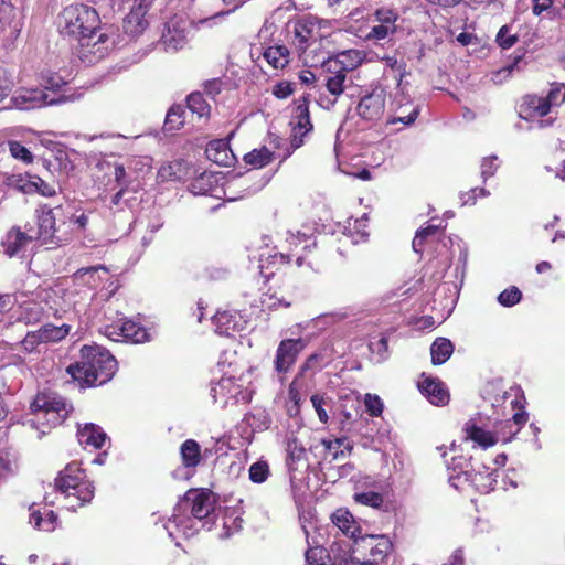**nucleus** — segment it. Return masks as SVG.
I'll return each mask as SVG.
<instances>
[{
    "label": "nucleus",
    "instance_id": "nucleus-1",
    "mask_svg": "<svg viewBox=\"0 0 565 565\" xmlns=\"http://www.w3.org/2000/svg\"><path fill=\"white\" fill-rule=\"evenodd\" d=\"M56 25L63 39L77 43L76 54L84 63L94 64L103 60L116 44V29L103 25L97 10L88 4L64 7L57 15Z\"/></svg>",
    "mask_w": 565,
    "mask_h": 565
},
{
    "label": "nucleus",
    "instance_id": "nucleus-2",
    "mask_svg": "<svg viewBox=\"0 0 565 565\" xmlns=\"http://www.w3.org/2000/svg\"><path fill=\"white\" fill-rule=\"evenodd\" d=\"M81 356L82 361L70 364L66 372L82 387L103 385L115 375L117 361L109 351L97 345H84Z\"/></svg>",
    "mask_w": 565,
    "mask_h": 565
},
{
    "label": "nucleus",
    "instance_id": "nucleus-3",
    "mask_svg": "<svg viewBox=\"0 0 565 565\" xmlns=\"http://www.w3.org/2000/svg\"><path fill=\"white\" fill-rule=\"evenodd\" d=\"M511 406L515 413L512 418L497 424L495 434L498 436L491 431L484 430L472 422H468L465 425L466 438L472 440L483 449L494 446L500 439L504 443L510 441L529 420L523 394H521L520 398L513 399Z\"/></svg>",
    "mask_w": 565,
    "mask_h": 565
},
{
    "label": "nucleus",
    "instance_id": "nucleus-4",
    "mask_svg": "<svg viewBox=\"0 0 565 565\" xmlns=\"http://www.w3.org/2000/svg\"><path fill=\"white\" fill-rule=\"evenodd\" d=\"M259 273L267 284L264 296L268 297L269 300H273V302L269 303V307H290L291 295L292 290L295 289V285H287L285 288H281L278 285V279H275L276 275L278 274L284 276L287 274H292L290 255L284 253H275L268 255L265 258L262 257L259 259Z\"/></svg>",
    "mask_w": 565,
    "mask_h": 565
},
{
    "label": "nucleus",
    "instance_id": "nucleus-5",
    "mask_svg": "<svg viewBox=\"0 0 565 565\" xmlns=\"http://www.w3.org/2000/svg\"><path fill=\"white\" fill-rule=\"evenodd\" d=\"M565 102V84H552L545 97L527 94L521 98L518 106L519 117L524 120L542 118L551 113L552 108L561 106Z\"/></svg>",
    "mask_w": 565,
    "mask_h": 565
},
{
    "label": "nucleus",
    "instance_id": "nucleus-6",
    "mask_svg": "<svg viewBox=\"0 0 565 565\" xmlns=\"http://www.w3.org/2000/svg\"><path fill=\"white\" fill-rule=\"evenodd\" d=\"M31 413L40 420L47 417L50 426L61 425L67 417L72 406L56 393L40 392L30 405Z\"/></svg>",
    "mask_w": 565,
    "mask_h": 565
},
{
    "label": "nucleus",
    "instance_id": "nucleus-7",
    "mask_svg": "<svg viewBox=\"0 0 565 565\" xmlns=\"http://www.w3.org/2000/svg\"><path fill=\"white\" fill-rule=\"evenodd\" d=\"M392 550L393 544L385 535L360 536L353 545V554L361 565L382 564Z\"/></svg>",
    "mask_w": 565,
    "mask_h": 565
},
{
    "label": "nucleus",
    "instance_id": "nucleus-8",
    "mask_svg": "<svg viewBox=\"0 0 565 565\" xmlns=\"http://www.w3.org/2000/svg\"><path fill=\"white\" fill-rule=\"evenodd\" d=\"M62 206L51 207L47 204L39 205L34 211L35 225L28 222L33 237L41 244L62 245L63 239L56 235V216L54 211L61 210Z\"/></svg>",
    "mask_w": 565,
    "mask_h": 565
},
{
    "label": "nucleus",
    "instance_id": "nucleus-9",
    "mask_svg": "<svg viewBox=\"0 0 565 565\" xmlns=\"http://www.w3.org/2000/svg\"><path fill=\"white\" fill-rule=\"evenodd\" d=\"M102 333L115 342L143 343L149 340L148 330L127 318H118L102 328Z\"/></svg>",
    "mask_w": 565,
    "mask_h": 565
},
{
    "label": "nucleus",
    "instance_id": "nucleus-10",
    "mask_svg": "<svg viewBox=\"0 0 565 565\" xmlns=\"http://www.w3.org/2000/svg\"><path fill=\"white\" fill-rule=\"evenodd\" d=\"M44 290L15 291L17 307L14 315L19 321L33 324L45 316Z\"/></svg>",
    "mask_w": 565,
    "mask_h": 565
},
{
    "label": "nucleus",
    "instance_id": "nucleus-11",
    "mask_svg": "<svg viewBox=\"0 0 565 565\" xmlns=\"http://www.w3.org/2000/svg\"><path fill=\"white\" fill-rule=\"evenodd\" d=\"M88 481L85 469L77 461H72L62 471L58 472L54 480V487L57 492L66 495L74 487H79L84 494L88 493Z\"/></svg>",
    "mask_w": 565,
    "mask_h": 565
},
{
    "label": "nucleus",
    "instance_id": "nucleus-12",
    "mask_svg": "<svg viewBox=\"0 0 565 565\" xmlns=\"http://www.w3.org/2000/svg\"><path fill=\"white\" fill-rule=\"evenodd\" d=\"M306 347L307 340L303 338L281 340L277 347L274 360L275 371L279 374L289 372Z\"/></svg>",
    "mask_w": 565,
    "mask_h": 565
},
{
    "label": "nucleus",
    "instance_id": "nucleus-13",
    "mask_svg": "<svg viewBox=\"0 0 565 565\" xmlns=\"http://www.w3.org/2000/svg\"><path fill=\"white\" fill-rule=\"evenodd\" d=\"M386 107V92L377 87L361 97L356 105L359 117L365 121H379L383 118Z\"/></svg>",
    "mask_w": 565,
    "mask_h": 565
},
{
    "label": "nucleus",
    "instance_id": "nucleus-14",
    "mask_svg": "<svg viewBox=\"0 0 565 565\" xmlns=\"http://www.w3.org/2000/svg\"><path fill=\"white\" fill-rule=\"evenodd\" d=\"M28 223L24 226H12L1 241L3 252L9 257H14L25 252L28 246L36 242Z\"/></svg>",
    "mask_w": 565,
    "mask_h": 565
},
{
    "label": "nucleus",
    "instance_id": "nucleus-15",
    "mask_svg": "<svg viewBox=\"0 0 565 565\" xmlns=\"http://www.w3.org/2000/svg\"><path fill=\"white\" fill-rule=\"evenodd\" d=\"M188 34L184 21L173 18L166 23V30L161 35V43L167 51L177 52L184 47Z\"/></svg>",
    "mask_w": 565,
    "mask_h": 565
},
{
    "label": "nucleus",
    "instance_id": "nucleus-16",
    "mask_svg": "<svg viewBox=\"0 0 565 565\" xmlns=\"http://www.w3.org/2000/svg\"><path fill=\"white\" fill-rule=\"evenodd\" d=\"M418 388L433 405L445 406L449 402V392L444 382L438 377L422 374V381L418 382Z\"/></svg>",
    "mask_w": 565,
    "mask_h": 565
},
{
    "label": "nucleus",
    "instance_id": "nucleus-17",
    "mask_svg": "<svg viewBox=\"0 0 565 565\" xmlns=\"http://www.w3.org/2000/svg\"><path fill=\"white\" fill-rule=\"evenodd\" d=\"M47 94L41 89H19L12 96V103L18 109L29 110L60 102V99H47Z\"/></svg>",
    "mask_w": 565,
    "mask_h": 565
},
{
    "label": "nucleus",
    "instance_id": "nucleus-18",
    "mask_svg": "<svg viewBox=\"0 0 565 565\" xmlns=\"http://www.w3.org/2000/svg\"><path fill=\"white\" fill-rule=\"evenodd\" d=\"M292 33V43L299 55H302L316 42L317 25L305 19L298 20L294 24Z\"/></svg>",
    "mask_w": 565,
    "mask_h": 565
},
{
    "label": "nucleus",
    "instance_id": "nucleus-19",
    "mask_svg": "<svg viewBox=\"0 0 565 565\" xmlns=\"http://www.w3.org/2000/svg\"><path fill=\"white\" fill-rule=\"evenodd\" d=\"M322 68L326 73L327 90L335 98L339 97L344 92L347 73L341 71L343 67L339 66L337 61H326L322 65Z\"/></svg>",
    "mask_w": 565,
    "mask_h": 565
},
{
    "label": "nucleus",
    "instance_id": "nucleus-20",
    "mask_svg": "<svg viewBox=\"0 0 565 565\" xmlns=\"http://www.w3.org/2000/svg\"><path fill=\"white\" fill-rule=\"evenodd\" d=\"M215 331L221 335H233L243 329L242 316L236 311H217L213 317Z\"/></svg>",
    "mask_w": 565,
    "mask_h": 565
},
{
    "label": "nucleus",
    "instance_id": "nucleus-21",
    "mask_svg": "<svg viewBox=\"0 0 565 565\" xmlns=\"http://www.w3.org/2000/svg\"><path fill=\"white\" fill-rule=\"evenodd\" d=\"M310 94H305L296 100V107L290 120L291 129L311 132L313 125L310 119Z\"/></svg>",
    "mask_w": 565,
    "mask_h": 565
},
{
    "label": "nucleus",
    "instance_id": "nucleus-22",
    "mask_svg": "<svg viewBox=\"0 0 565 565\" xmlns=\"http://www.w3.org/2000/svg\"><path fill=\"white\" fill-rule=\"evenodd\" d=\"M332 523L348 537L359 540L361 527L354 520L353 515L345 509H338L331 516Z\"/></svg>",
    "mask_w": 565,
    "mask_h": 565
},
{
    "label": "nucleus",
    "instance_id": "nucleus-23",
    "mask_svg": "<svg viewBox=\"0 0 565 565\" xmlns=\"http://www.w3.org/2000/svg\"><path fill=\"white\" fill-rule=\"evenodd\" d=\"M205 156L210 161L218 166H231L232 151L228 143L223 139L210 141L205 148Z\"/></svg>",
    "mask_w": 565,
    "mask_h": 565
},
{
    "label": "nucleus",
    "instance_id": "nucleus-24",
    "mask_svg": "<svg viewBox=\"0 0 565 565\" xmlns=\"http://www.w3.org/2000/svg\"><path fill=\"white\" fill-rule=\"evenodd\" d=\"M77 438L79 444L84 447L100 449L106 441L107 435L100 427L94 424H86L83 428L78 429Z\"/></svg>",
    "mask_w": 565,
    "mask_h": 565
},
{
    "label": "nucleus",
    "instance_id": "nucleus-25",
    "mask_svg": "<svg viewBox=\"0 0 565 565\" xmlns=\"http://www.w3.org/2000/svg\"><path fill=\"white\" fill-rule=\"evenodd\" d=\"M191 501V516L196 521H203L209 518L214 510L211 497L206 492H195L193 497H189Z\"/></svg>",
    "mask_w": 565,
    "mask_h": 565
},
{
    "label": "nucleus",
    "instance_id": "nucleus-26",
    "mask_svg": "<svg viewBox=\"0 0 565 565\" xmlns=\"http://www.w3.org/2000/svg\"><path fill=\"white\" fill-rule=\"evenodd\" d=\"M167 530L170 535L173 534L174 530L179 535L189 539L198 532L196 520L191 515L173 514L168 521Z\"/></svg>",
    "mask_w": 565,
    "mask_h": 565
},
{
    "label": "nucleus",
    "instance_id": "nucleus-27",
    "mask_svg": "<svg viewBox=\"0 0 565 565\" xmlns=\"http://www.w3.org/2000/svg\"><path fill=\"white\" fill-rule=\"evenodd\" d=\"M180 456L185 469H195L202 461L200 444L194 439H186L180 446Z\"/></svg>",
    "mask_w": 565,
    "mask_h": 565
},
{
    "label": "nucleus",
    "instance_id": "nucleus-28",
    "mask_svg": "<svg viewBox=\"0 0 565 565\" xmlns=\"http://www.w3.org/2000/svg\"><path fill=\"white\" fill-rule=\"evenodd\" d=\"M289 55L288 47L282 44L267 46L263 52L266 62L276 70H282L289 64Z\"/></svg>",
    "mask_w": 565,
    "mask_h": 565
},
{
    "label": "nucleus",
    "instance_id": "nucleus-29",
    "mask_svg": "<svg viewBox=\"0 0 565 565\" xmlns=\"http://www.w3.org/2000/svg\"><path fill=\"white\" fill-rule=\"evenodd\" d=\"M147 12L131 8L124 20V30L131 36L141 34L148 26Z\"/></svg>",
    "mask_w": 565,
    "mask_h": 565
},
{
    "label": "nucleus",
    "instance_id": "nucleus-30",
    "mask_svg": "<svg viewBox=\"0 0 565 565\" xmlns=\"http://www.w3.org/2000/svg\"><path fill=\"white\" fill-rule=\"evenodd\" d=\"M21 190L25 193L36 192L45 198H52L56 195L55 185L44 181L42 178L35 174H28V179L21 185Z\"/></svg>",
    "mask_w": 565,
    "mask_h": 565
},
{
    "label": "nucleus",
    "instance_id": "nucleus-31",
    "mask_svg": "<svg viewBox=\"0 0 565 565\" xmlns=\"http://www.w3.org/2000/svg\"><path fill=\"white\" fill-rule=\"evenodd\" d=\"M216 186L217 177L213 172L207 171L194 178L189 185L190 191L195 195L212 194Z\"/></svg>",
    "mask_w": 565,
    "mask_h": 565
},
{
    "label": "nucleus",
    "instance_id": "nucleus-32",
    "mask_svg": "<svg viewBox=\"0 0 565 565\" xmlns=\"http://www.w3.org/2000/svg\"><path fill=\"white\" fill-rule=\"evenodd\" d=\"M95 494V487L92 481H88V493L84 494L79 487H74L66 495H64L65 507L67 510L76 511L78 508L89 503Z\"/></svg>",
    "mask_w": 565,
    "mask_h": 565
},
{
    "label": "nucleus",
    "instance_id": "nucleus-33",
    "mask_svg": "<svg viewBox=\"0 0 565 565\" xmlns=\"http://www.w3.org/2000/svg\"><path fill=\"white\" fill-rule=\"evenodd\" d=\"M454 344L449 339L437 338L430 345L431 363L434 365L444 364L454 353Z\"/></svg>",
    "mask_w": 565,
    "mask_h": 565
},
{
    "label": "nucleus",
    "instance_id": "nucleus-34",
    "mask_svg": "<svg viewBox=\"0 0 565 565\" xmlns=\"http://www.w3.org/2000/svg\"><path fill=\"white\" fill-rule=\"evenodd\" d=\"M186 108L199 119L207 120L211 116V106L202 92H192L186 97Z\"/></svg>",
    "mask_w": 565,
    "mask_h": 565
},
{
    "label": "nucleus",
    "instance_id": "nucleus-35",
    "mask_svg": "<svg viewBox=\"0 0 565 565\" xmlns=\"http://www.w3.org/2000/svg\"><path fill=\"white\" fill-rule=\"evenodd\" d=\"M365 58V53L359 50H347L337 55V57H331L328 61H337L339 66L343 67V72L348 74V72L353 71L358 66H360Z\"/></svg>",
    "mask_w": 565,
    "mask_h": 565
},
{
    "label": "nucleus",
    "instance_id": "nucleus-36",
    "mask_svg": "<svg viewBox=\"0 0 565 565\" xmlns=\"http://www.w3.org/2000/svg\"><path fill=\"white\" fill-rule=\"evenodd\" d=\"M185 109L182 105L175 104L172 105L166 116L164 120V130L166 131H177L180 130L185 122Z\"/></svg>",
    "mask_w": 565,
    "mask_h": 565
},
{
    "label": "nucleus",
    "instance_id": "nucleus-37",
    "mask_svg": "<svg viewBox=\"0 0 565 565\" xmlns=\"http://www.w3.org/2000/svg\"><path fill=\"white\" fill-rule=\"evenodd\" d=\"M273 159L274 152L265 146L254 149L244 156V162L257 169L268 166Z\"/></svg>",
    "mask_w": 565,
    "mask_h": 565
},
{
    "label": "nucleus",
    "instance_id": "nucleus-38",
    "mask_svg": "<svg viewBox=\"0 0 565 565\" xmlns=\"http://www.w3.org/2000/svg\"><path fill=\"white\" fill-rule=\"evenodd\" d=\"M406 107L408 109H404L403 106H399L396 109V114L393 116H390L387 118L386 124L387 125H395V124H403L404 126H409L417 119L419 115V109L417 106H414L413 104H407Z\"/></svg>",
    "mask_w": 565,
    "mask_h": 565
},
{
    "label": "nucleus",
    "instance_id": "nucleus-39",
    "mask_svg": "<svg viewBox=\"0 0 565 565\" xmlns=\"http://www.w3.org/2000/svg\"><path fill=\"white\" fill-rule=\"evenodd\" d=\"M70 326L62 324L60 327L53 324H44L40 329H38L39 334H41V339L44 343L49 342H58L66 338L70 333Z\"/></svg>",
    "mask_w": 565,
    "mask_h": 565
},
{
    "label": "nucleus",
    "instance_id": "nucleus-40",
    "mask_svg": "<svg viewBox=\"0 0 565 565\" xmlns=\"http://www.w3.org/2000/svg\"><path fill=\"white\" fill-rule=\"evenodd\" d=\"M30 522L39 530L50 532L55 529L57 514L53 510H49L43 518L40 511L34 510L30 514Z\"/></svg>",
    "mask_w": 565,
    "mask_h": 565
},
{
    "label": "nucleus",
    "instance_id": "nucleus-41",
    "mask_svg": "<svg viewBox=\"0 0 565 565\" xmlns=\"http://www.w3.org/2000/svg\"><path fill=\"white\" fill-rule=\"evenodd\" d=\"M15 15V8L12 3L0 0V32L4 31L7 28H12L14 31L18 30V24L14 21Z\"/></svg>",
    "mask_w": 565,
    "mask_h": 565
},
{
    "label": "nucleus",
    "instance_id": "nucleus-42",
    "mask_svg": "<svg viewBox=\"0 0 565 565\" xmlns=\"http://www.w3.org/2000/svg\"><path fill=\"white\" fill-rule=\"evenodd\" d=\"M439 231V226L428 224L425 227H420L413 239V249L417 254H423L425 242L428 237L435 236Z\"/></svg>",
    "mask_w": 565,
    "mask_h": 565
},
{
    "label": "nucleus",
    "instance_id": "nucleus-43",
    "mask_svg": "<svg viewBox=\"0 0 565 565\" xmlns=\"http://www.w3.org/2000/svg\"><path fill=\"white\" fill-rule=\"evenodd\" d=\"M306 561L310 565H329L330 550L323 546H311L306 552Z\"/></svg>",
    "mask_w": 565,
    "mask_h": 565
},
{
    "label": "nucleus",
    "instance_id": "nucleus-44",
    "mask_svg": "<svg viewBox=\"0 0 565 565\" xmlns=\"http://www.w3.org/2000/svg\"><path fill=\"white\" fill-rule=\"evenodd\" d=\"M309 132H305L303 130H294L291 129L290 140L288 146L285 148L284 153H279L278 158H280V162L287 160L297 149L303 146L305 137Z\"/></svg>",
    "mask_w": 565,
    "mask_h": 565
},
{
    "label": "nucleus",
    "instance_id": "nucleus-45",
    "mask_svg": "<svg viewBox=\"0 0 565 565\" xmlns=\"http://www.w3.org/2000/svg\"><path fill=\"white\" fill-rule=\"evenodd\" d=\"M8 148H9V151H10L11 156L14 159L20 160V161H22L23 163H26V164H30V163L33 162V154L20 141L10 140L8 142Z\"/></svg>",
    "mask_w": 565,
    "mask_h": 565
},
{
    "label": "nucleus",
    "instance_id": "nucleus-46",
    "mask_svg": "<svg viewBox=\"0 0 565 565\" xmlns=\"http://www.w3.org/2000/svg\"><path fill=\"white\" fill-rule=\"evenodd\" d=\"M329 565H356L345 551H342L340 545L334 543L330 547V562Z\"/></svg>",
    "mask_w": 565,
    "mask_h": 565
},
{
    "label": "nucleus",
    "instance_id": "nucleus-47",
    "mask_svg": "<svg viewBox=\"0 0 565 565\" xmlns=\"http://www.w3.org/2000/svg\"><path fill=\"white\" fill-rule=\"evenodd\" d=\"M521 299H522V292L515 286H511V287L504 289L498 296V301L503 307H512V306L519 303L521 301Z\"/></svg>",
    "mask_w": 565,
    "mask_h": 565
},
{
    "label": "nucleus",
    "instance_id": "nucleus-48",
    "mask_svg": "<svg viewBox=\"0 0 565 565\" xmlns=\"http://www.w3.org/2000/svg\"><path fill=\"white\" fill-rule=\"evenodd\" d=\"M181 164L179 162H171L162 166L158 170L157 178L160 182L177 181L181 179L180 172Z\"/></svg>",
    "mask_w": 565,
    "mask_h": 565
},
{
    "label": "nucleus",
    "instance_id": "nucleus-49",
    "mask_svg": "<svg viewBox=\"0 0 565 565\" xmlns=\"http://www.w3.org/2000/svg\"><path fill=\"white\" fill-rule=\"evenodd\" d=\"M269 476V466L266 461L259 460L249 467V479L254 483H262Z\"/></svg>",
    "mask_w": 565,
    "mask_h": 565
},
{
    "label": "nucleus",
    "instance_id": "nucleus-50",
    "mask_svg": "<svg viewBox=\"0 0 565 565\" xmlns=\"http://www.w3.org/2000/svg\"><path fill=\"white\" fill-rule=\"evenodd\" d=\"M354 500L358 503H361L363 505L372 507V508H380L384 500L383 495L375 491H365L361 493L354 494Z\"/></svg>",
    "mask_w": 565,
    "mask_h": 565
},
{
    "label": "nucleus",
    "instance_id": "nucleus-51",
    "mask_svg": "<svg viewBox=\"0 0 565 565\" xmlns=\"http://www.w3.org/2000/svg\"><path fill=\"white\" fill-rule=\"evenodd\" d=\"M518 41L519 36L516 34H511L509 25L501 26L497 33L495 42L503 50L512 47Z\"/></svg>",
    "mask_w": 565,
    "mask_h": 565
},
{
    "label": "nucleus",
    "instance_id": "nucleus-52",
    "mask_svg": "<svg viewBox=\"0 0 565 565\" xmlns=\"http://www.w3.org/2000/svg\"><path fill=\"white\" fill-rule=\"evenodd\" d=\"M374 18L379 24L396 28L397 13L387 8H380L374 12Z\"/></svg>",
    "mask_w": 565,
    "mask_h": 565
},
{
    "label": "nucleus",
    "instance_id": "nucleus-53",
    "mask_svg": "<svg viewBox=\"0 0 565 565\" xmlns=\"http://www.w3.org/2000/svg\"><path fill=\"white\" fill-rule=\"evenodd\" d=\"M366 412L372 417H377L383 412V402L380 396L367 393L364 398Z\"/></svg>",
    "mask_w": 565,
    "mask_h": 565
},
{
    "label": "nucleus",
    "instance_id": "nucleus-54",
    "mask_svg": "<svg viewBox=\"0 0 565 565\" xmlns=\"http://www.w3.org/2000/svg\"><path fill=\"white\" fill-rule=\"evenodd\" d=\"M224 87H225V83L220 77L204 81L202 84L203 94L207 95L209 97H211L213 99L222 93Z\"/></svg>",
    "mask_w": 565,
    "mask_h": 565
},
{
    "label": "nucleus",
    "instance_id": "nucleus-55",
    "mask_svg": "<svg viewBox=\"0 0 565 565\" xmlns=\"http://www.w3.org/2000/svg\"><path fill=\"white\" fill-rule=\"evenodd\" d=\"M243 526V519L233 515H225L223 521V534L222 537H230L234 533H237Z\"/></svg>",
    "mask_w": 565,
    "mask_h": 565
},
{
    "label": "nucleus",
    "instance_id": "nucleus-56",
    "mask_svg": "<svg viewBox=\"0 0 565 565\" xmlns=\"http://www.w3.org/2000/svg\"><path fill=\"white\" fill-rule=\"evenodd\" d=\"M44 343L39 334L38 330L30 331L26 333L24 339L21 341V349L23 352L32 353L40 344Z\"/></svg>",
    "mask_w": 565,
    "mask_h": 565
},
{
    "label": "nucleus",
    "instance_id": "nucleus-57",
    "mask_svg": "<svg viewBox=\"0 0 565 565\" xmlns=\"http://www.w3.org/2000/svg\"><path fill=\"white\" fill-rule=\"evenodd\" d=\"M295 92L294 84L288 81H280L273 87V95L278 99H286Z\"/></svg>",
    "mask_w": 565,
    "mask_h": 565
},
{
    "label": "nucleus",
    "instance_id": "nucleus-58",
    "mask_svg": "<svg viewBox=\"0 0 565 565\" xmlns=\"http://www.w3.org/2000/svg\"><path fill=\"white\" fill-rule=\"evenodd\" d=\"M396 28L386 26L382 24L374 25L369 34L366 35L367 40H383L387 38L390 34L395 33Z\"/></svg>",
    "mask_w": 565,
    "mask_h": 565
},
{
    "label": "nucleus",
    "instance_id": "nucleus-59",
    "mask_svg": "<svg viewBox=\"0 0 565 565\" xmlns=\"http://www.w3.org/2000/svg\"><path fill=\"white\" fill-rule=\"evenodd\" d=\"M232 385L233 381L231 377H222L214 386H212L211 394L214 402H217V395H221L222 398H225V391H228L230 386Z\"/></svg>",
    "mask_w": 565,
    "mask_h": 565
},
{
    "label": "nucleus",
    "instance_id": "nucleus-60",
    "mask_svg": "<svg viewBox=\"0 0 565 565\" xmlns=\"http://www.w3.org/2000/svg\"><path fill=\"white\" fill-rule=\"evenodd\" d=\"M310 399H311L312 406L319 417V420L322 424H327L329 420V416H328L327 411L323 408V405H324L323 396H321L319 394H313Z\"/></svg>",
    "mask_w": 565,
    "mask_h": 565
},
{
    "label": "nucleus",
    "instance_id": "nucleus-61",
    "mask_svg": "<svg viewBox=\"0 0 565 565\" xmlns=\"http://www.w3.org/2000/svg\"><path fill=\"white\" fill-rule=\"evenodd\" d=\"M42 81H43L42 85L44 86L45 89H51L54 92L60 90L63 86L66 85V82L61 76H58L56 74H50L47 76H43Z\"/></svg>",
    "mask_w": 565,
    "mask_h": 565
},
{
    "label": "nucleus",
    "instance_id": "nucleus-62",
    "mask_svg": "<svg viewBox=\"0 0 565 565\" xmlns=\"http://www.w3.org/2000/svg\"><path fill=\"white\" fill-rule=\"evenodd\" d=\"M497 160L498 158L495 156L487 157L482 160L481 177L483 178L484 181L495 173L498 169Z\"/></svg>",
    "mask_w": 565,
    "mask_h": 565
},
{
    "label": "nucleus",
    "instance_id": "nucleus-63",
    "mask_svg": "<svg viewBox=\"0 0 565 565\" xmlns=\"http://www.w3.org/2000/svg\"><path fill=\"white\" fill-rule=\"evenodd\" d=\"M93 213V211L86 213L82 212L81 214H73L70 218L71 223L76 227V231L79 233H85L88 224H89V215Z\"/></svg>",
    "mask_w": 565,
    "mask_h": 565
},
{
    "label": "nucleus",
    "instance_id": "nucleus-64",
    "mask_svg": "<svg viewBox=\"0 0 565 565\" xmlns=\"http://www.w3.org/2000/svg\"><path fill=\"white\" fill-rule=\"evenodd\" d=\"M14 307H17L15 292L0 294V313H7Z\"/></svg>",
    "mask_w": 565,
    "mask_h": 565
}]
</instances>
